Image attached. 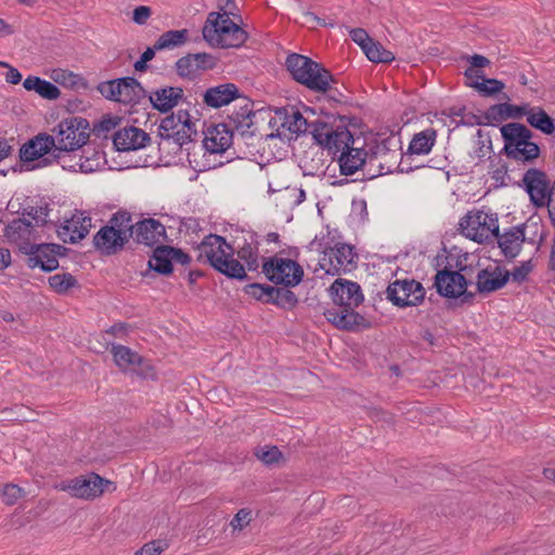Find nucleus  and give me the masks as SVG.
<instances>
[{"label": "nucleus", "mask_w": 555, "mask_h": 555, "mask_svg": "<svg viewBox=\"0 0 555 555\" xmlns=\"http://www.w3.org/2000/svg\"><path fill=\"white\" fill-rule=\"evenodd\" d=\"M335 307L324 311L325 319L339 330L351 331L363 324L364 318L354 309L363 301L364 296L358 283L337 279L330 287Z\"/></svg>", "instance_id": "obj_1"}, {"label": "nucleus", "mask_w": 555, "mask_h": 555, "mask_svg": "<svg viewBox=\"0 0 555 555\" xmlns=\"http://www.w3.org/2000/svg\"><path fill=\"white\" fill-rule=\"evenodd\" d=\"M196 250L199 262H207L217 271L232 279L243 280L246 278L244 266L233 258V248L222 236L217 234L205 236Z\"/></svg>", "instance_id": "obj_2"}, {"label": "nucleus", "mask_w": 555, "mask_h": 555, "mask_svg": "<svg viewBox=\"0 0 555 555\" xmlns=\"http://www.w3.org/2000/svg\"><path fill=\"white\" fill-rule=\"evenodd\" d=\"M197 134L195 120L186 109L166 116L158 126L159 149L178 154Z\"/></svg>", "instance_id": "obj_3"}, {"label": "nucleus", "mask_w": 555, "mask_h": 555, "mask_svg": "<svg viewBox=\"0 0 555 555\" xmlns=\"http://www.w3.org/2000/svg\"><path fill=\"white\" fill-rule=\"evenodd\" d=\"M367 152V175L372 178L392 172L401 157L399 140L390 135L377 134L365 143Z\"/></svg>", "instance_id": "obj_4"}, {"label": "nucleus", "mask_w": 555, "mask_h": 555, "mask_svg": "<svg viewBox=\"0 0 555 555\" xmlns=\"http://www.w3.org/2000/svg\"><path fill=\"white\" fill-rule=\"evenodd\" d=\"M203 37L211 47L228 49L243 46L247 33L230 15L211 12L203 27Z\"/></svg>", "instance_id": "obj_5"}, {"label": "nucleus", "mask_w": 555, "mask_h": 555, "mask_svg": "<svg viewBox=\"0 0 555 555\" xmlns=\"http://www.w3.org/2000/svg\"><path fill=\"white\" fill-rule=\"evenodd\" d=\"M285 65L297 82L312 91L325 93L334 81L326 68L308 56L293 53L287 56Z\"/></svg>", "instance_id": "obj_6"}, {"label": "nucleus", "mask_w": 555, "mask_h": 555, "mask_svg": "<svg viewBox=\"0 0 555 555\" xmlns=\"http://www.w3.org/2000/svg\"><path fill=\"white\" fill-rule=\"evenodd\" d=\"M506 155L518 162H530L540 154V147L532 141L533 133L525 125L509 122L500 129Z\"/></svg>", "instance_id": "obj_7"}, {"label": "nucleus", "mask_w": 555, "mask_h": 555, "mask_svg": "<svg viewBox=\"0 0 555 555\" xmlns=\"http://www.w3.org/2000/svg\"><path fill=\"white\" fill-rule=\"evenodd\" d=\"M89 124L81 117H69L60 121L52 130L55 149L72 152L83 146L89 139Z\"/></svg>", "instance_id": "obj_8"}, {"label": "nucleus", "mask_w": 555, "mask_h": 555, "mask_svg": "<svg viewBox=\"0 0 555 555\" xmlns=\"http://www.w3.org/2000/svg\"><path fill=\"white\" fill-rule=\"evenodd\" d=\"M463 234L477 243H485L499 234V220L495 214L485 210H470L460 221Z\"/></svg>", "instance_id": "obj_9"}, {"label": "nucleus", "mask_w": 555, "mask_h": 555, "mask_svg": "<svg viewBox=\"0 0 555 555\" xmlns=\"http://www.w3.org/2000/svg\"><path fill=\"white\" fill-rule=\"evenodd\" d=\"M262 272L269 281L285 287L297 286L304 279V269L297 261L279 256L264 260Z\"/></svg>", "instance_id": "obj_10"}, {"label": "nucleus", "mask_w": 555, "mask_h": 555, "mask_svg": "<svg viewBox=\"0 0 555 555\" xmlns=\"http://www.w3.org/2000/svg\"><path fill=\"white\" fill-rule=\"evenodd\" d=\"M112 482L95 473L62 480L54 485L57 491L67 492L70 496L81 500H94L101 496L104 488Z\"/></svg>", "instance_id": "obj_11"}, {"label": "nucleus", "mask_w": 555, "mask_h": 555, "mask_svg": "<svg viewBox=\"0 0 555 555\" xmlns=\"http://www.w3.org/2000/svg\"><path fill=\"white\" fill-rule=\"evenodd\" d=\"M311 134L313 140L322 147L333 154L346 150L350 143H358L346 127H334L333 125L315 120L312 122Z\"/></svg>", "instance_id": "obj_12"}, {"label": "nucleus", "mask_w": 555, "mask_h": 555, "mask_svg": "<svg viewBox=\"0 0 555 555\" xmlns=\"http://www.w3.org/2000/svg\"><path fill=\"white\" fill-rule=\"evenodd\" d=\"M98 89L104 98L124 104L138 103L144 93L142 86L133 77L104 81Z\"/></svg>", "instance_id": "obj_13"}, {"label": "nucleus", "mask_w": 555, "mask_h": 555, "mask_svg": "<svg viewBox=\"0 0 555 555\" xmlns=\"http://www.w3.org/2000/svg\"><path fill=\"white\" fill-rule=\"evenodd\" d=\"M356 256L357 255L352 246L338 243L323 253V256L319 260V264L327 274H340L354 268Z\"/></svg>", "instance_id": "obj_14"}, {"label": "nucleus", "mask_w": 555, "mask_h": 555, "mask_svg": "<svg viewBox=\"0 0 555 555\" xmlns=\"http://www.w3.org/2000/svg\"><path fill=\"white\" fill-rule=\"evenodd\" d=\"M424 296V287L415 280H397L387 288V298L400 307L416 306Z\"/></svg>", "instance_id": "obj_15"}, {"label": "nucleus", "mask_w": 555, "mask_h": 555, "mask_svg": "<svg viewBox=\"0 0 555 555\" xmlns=\"http://www.w3.org/2000/svg\"><path fill=\"white\" fill-rule=\"evenodd\" d=\"M4 235L24 253L31 250V246L35 245L34 242L36 241L35 227L25 215L12 220L5 227Z\"/></svg>", "instance_id": "obj_16"}, {"label": "nucleus", "mask_w": 555, "mask_h": 555, "mask_svg": "<svg viewBox=\"0 0 555 555\" xmlns=\"http://www.w3.org/2000/svg\"><path fill=\"white\" fill-rule=\"evenodd\" d=\"M522 182L534 206L544 207L551 195V188L545 173L537 169H529L525 173Z\"/></svg>", "instance_id": "obj_17"}, {"label": "nucleus", "mask_w": 555, "mask_h": 555, "mask_svg": "<svg viewBox=\"0 0 555 555\" xmlns=\"http://www.w3.org/2000/svg\"><path fill=\"white\" fill-rule=\"evenodd\" d=\"M60 245L54 244H35L31 250L25 254L29 256L28 266L30 268H40L43 271H53L59 267L57 254Z\"/></svg>", "instance_id": "obj_18"}, {"label": "nucleus", "mask_w": 555, "mask_h": 555, "mask_svg": "<svg viewBox=\"0 0 555 555\" xmlns=\"http://www.w3.org/2000/svg\"><path fill=\"white\" fill-rule=\"evenodd\" d=\"M92 228V219L85 211H76L59 230L64 242L77 243L85 238Z\"/></svg>", "instance_id": "obj_19"}, {"label": "nucleus", "mask_w": 555, "mask_h": 555, "mask_svg": "<svg viewBox=\"0 0 555 555\" xmlns=\"http://www.w3.org/2000/svg\"><path fill=\"white\" fill-rule=\"evenodd\" d=\"M509 279V271L493 263L481 269L477 273V291L479 293H492L502 288Z\"/></svg>", "instance_id": "obj_20"}, {"label": "nucleus", "mask_w": 555, "mask_h": 555, "mask_svg": "<svg viewBox=\"0 0 555 555\" xmlns=\"http://www.w3.org/2000/svg\"><path fill=\"white\" fill-rule=\"evenodd\" d=\"M216 61L208 53L188 54L176 63L177 74L180 77L193 78L202 72L214 68Z\"/></svg>", "instance_id": "obj_21"}, {"label": "nucleus", "mask_w": 555, "mask_h": 555, "mask_svg": "<svg viewBox=\"0 0 555 555\" xmlns=\"http://www.w3.org/2000/svg\"><path fill=\"white\" fill-rule=\"evenodd\" d=\"M435 286L440 295L457 298L465 294L467 281L462 273L446 269L437 273Z\"/></svg>", "instance_id": "obj_22"}, {"label": "nucleus", "mask_w": 555, "mask_h": 555, "mask_svg": "<svg viewBox=\"0 0 555 555\" xmlns=\"http://www.w3.org/2000/svg\"><path fill=\"white\" fill-rule=\"evenodd\" d=\"M149 141L150 137L144 130L132 126L119 129L113 137V143L120 152L143 149Z\"/></svg>", "instance_id": "obj_23"}, {"label": "nucleus", "mask_w": 555, "mask_h": 555, "mask_svg": "<svg viewBox=\"0 0 555 555\" xmlns=\"http://www.w3.org/2000/svg\"><path fill=\"white\" fill-rule=\"evenodd\" d=\"M132 236L139 244L154 246L166 238V228L156 219H144L134 224Z\"/></svg>", "instance_id": "obj_24"}, {"label": "nucleus", "mask_w": 555, "mask_h": 555, "mask_svg": "<svg viewBox=\"0 0 555 555\" xmlns=\"http://www.w3.org/2000/svg\"><path fill=\"white\" fill-rule=\"evenodd\" d=\"M350 143L340 152L338 163L341 175L351 176L360 169L367 171V152L363 147Z\"/></svg>", "instance_id": "obj_25"}, {"label": "nucleus", "mask_w": 555, "mask_h": 555, "mask_svg": "<svg viewBox=\"0 0 555 555\" xmlns=\"http://www.w3.org/2000/svg\"><path fill=\"white\" fill-rule=\"evenodd\" d=\"M233 134L224 124L209 127L203 140L204 149L212 154L223 153L232 144Z\"/></svg>", "instance_id": "obj_26"}, {"label": "nucleus", "mask_w": 555, "mask_h": 555, "mask_svg": "<svg viewBox=\"0 0 555 555\" xmlns=\"http://www.w3.org/2000/svg\"><path fill=\"white\" fill-rule=\"evenodd\" d=\"M120 233L113 230L112 227H102L93 236V244L98 250L104 255H114L128 243Z\"/></svg>", "instance_id": "obj_27"}, {"label": "nucleus", "mask_w": 555, "mask_h": 555, "mask_svg": "<svg viewBox=\"0 0 555 555\" xmlns=\"http://www.w3.org/2000/svg\"><path fill=\"white\" fill-rule=\"evenodd\" d=\"M182 98L183 89L180 87L158 88L149 95L153 107L162 113H167L177 106Z\"/></svg>", "instance_id": "obj_28"}, {"label": "nucleus", "mask_w": 555, "mask_h": 555, "mask_svg": "<svg viewBox=\"0 0 555 555\" xmlns=\"http://www.w3.org/2000/svg\"><path fill=\"white\" fill-rule=\"evenodd\" d=\"M53 147H55L53 134H39L22 147L21 156L27 162L35 160L49 153Z\"/></svg>", "instance_id": "obj_29"}, {"label": "nucleus", "mask_w": 555, "mask_h": 555, "mask_svg": "<svg viewBox=\"0 0 555 555\" xmlns=\"http://www.w3.org/2000/svg\"><path fill=\"white\" fill-rule=\"evenodd\" d=\"M238 96V89L233 83H224L209 88L204 94V101L208 106L221 107Z\"/></svg>", "instance_id": "obj_30"}, {"label": "nucleus", "mask_w": 555, "mask_h": 555, "mask_svg": "<svg viewBox=\"0 0 555 555\" xmlns=\"http://www.w3.org/2000/svg\"><path fill=\"white\" fill-rule=\"evenodd\" d=\"M499 246L506 257L514 258L520 251L521 245L525 241L524 230L520 228H512L503 235L499 236Z\"/></svg>", "instance_id": "obj_31"}, {"label": "nucleus", "mask_w": 555, "mask_h": 555, "mask_svg": "<svg viewBox=\"0 0 555 555\" xmlns=\"http://www.w3.org/2000/svg\"><path fill=\"white\" fill-rule=\"evenodd\" d=\"M23 87L27 91H35L47 100H56L61 94L60 89L55 85L37 76H28L23 81Z\"/></svg>", "instance_id": "obj_32"}, {"label": "nucleus", "mask_w": 555, "mask_h": 555, "mask_svg": "<svg viewBox=\"0 0 555 555\" xmlns=\"http://www.w3.org/2000/svg\"><path fill=\"white\" fill-rule=\"evenodd\" d=\"M312 122L313 121H309L297 108L291 107L289 109H285L281 126L288 132L298 135L305 133L309 127L312 128Z\"/></svg>", "instance_id": "obj_33"}, {"label": "nucleus", "mask_w": 555, "mask_h": 555, "mask_svg": "<svg viewBox=\"0 0 555 555\" xmlns=\"http://www.w3.org/2000/svg\"><path fill=\"white\" fill-rule=\"evenodd\" d=\"M111 352L115 364L120 370H127L131 366L140 365L142 358L139 353L122 345H112Z\"/></svg>", "instance_id": "obj_34"}, {"label": "nucleus", "mask_w": 555, "mask_h": 555, "mask_svg": "<svg viewBox=\"0 0 555 555\" xmlns=\"http://www.w3.org/2000/svg\"><path fill=\"white\" fill-rule=\"evenodd\" d=\"M527 122L544 134L555 132V122L547 113L540 106H532L527 117Z\"/></svg>", "instance_id": "obj_35"}, {"label": "nucleus", "mask_w": 555, "mask_h": 555, "mask_svg": "<svg viewBox=\"0 0 555 555\" xmlns=\"http://www.w3.org/2000/svg\"><path fill=\"white\" fill-rule=\"evenodd\" d=\"M149 268L160 274H169L172 271L169 246H158L149 260Z\"/></svg>", "instance_id": "obj_36"}, {"label": "nucleus", "mask_w": 555, "mask_h": 555, "mask_svg": "<svg viewBox=\"0 0 555 555\" xmlns=\"http://www.w3.org/2000/svg\"><path fill=\"white\" fill-rule=\"evenodd\" d=\"M186 29L168 30L162 34L155 42V49L172 50L183 46L188 40Z\"/></svg>", "instance_id": "obj_37"}, {"label": "nucleus", "mask_w": 555, "mask_h": 555, "mask_svg": "<svg viewBox=\"0 0 555 555\" xmlns=\"http://www.w3.org/2000/svg\"><path fill=\"white\" fill-rule=\"evenodd\" d=\"M531 107L532 106L529 103H524L520 105L509 104V103H501V104L491 106L489 113L492 115H499L503 118H513V119H518L521 117L527 118Z\"/></svg>", "instance_id": "obj_38"}, {"label": "nucleus", "mask_w": 555, "mask_h": 555, "mask_svg": "<svg viewBox=\"0 0 555 555\" xmlns=\"http://www.w3.org/2000/svg\"><path fill=\"white\" fill-rule=\"evenodd\" d=\"M436 141V131L434 129H426L416 133L410 145L409 150L412 154L424 155L428 154Z\"/></svg>", "instance_id": "obj_39"}, {"label": "nucleus", "mask_w": 555, "mask_h": 555, "mask_svg": "<svg viewBox=\"0 0 555 555\" xmlns=\"http://www.w3.org/2000/svg\"><path fill=\"white\" fill-rule=\"evenodd\" d=\"M105 227H112L113 230L120 233L124 238L128 240L132 237L134 231L131 214L126 210H119L114 214Z\"/></svg>", "instance_id": "obj_40"}, {"label": "nucleus", "mask_w": 555, "mask_h": 555, "mask_svg": "<svg viewBox=\"0 0 555 555\" xmlns=\"http://www.w3.org/2000/svg\"><path fill=\"white\" fill-rule=\"evenodd\" d=\"M362 51L374 63H390L395 60V54L391 51L386 50L379 42L373 39Z\"/></svg>", "instance_id": "obj_41"}, {"label": "nucleus", "mask_w": 555, "mask_h": 555, "mask_svg": "<svg viewBox=\"0 0 555 555\" xmlns=\"http://www.w3.org/2000/svg\"><path fill=\"white\" fill-rule=\"evenodd\" d=\"M237 256L246 263V268L255 271L259 267V248L258 243H244L238 247Z\"/></svg>", "instance_id": "obj_42"}, {"label": "nucleus", "mask_w": 555, "mask_h": 555, "mask_svg": "<svg viewBox=\"0 0 555 555\" xmlns=\"http://www.w3.org/2000/svg\"><path fill=\"white\" fill-rule=\"evenodd\" d=\"M102 165V154L92 151L90 155L80 156L79 159L70 166L75 171L90 173L96 171Z\"/></svg>", "instance_id": "obj_43"}, {"label": "nucleus", "mask_w": 555, "mask_h": 555, "mask_svg": "<svg viewBox=\"0 0 555 555\" xmlns=\"http://www.w3.org/2000/svg\"><path fill=\"white\" fill-rule=\"evenodd\" d=\"M255 455L266 465H273L285 462L283 453L275 446L260 447L255 451Z\"/></svg>", "instance_id": "obj_44"}, {"label": "nucleus", "mask_w": 555, "mask_h": 555, "mask_svg": "<svg viewBox=\"0 0 555 555\" xmlns=\"http://www.w3.org/2000/svg\"><path fill=\"white\" fill-rule=\"evenodd\" d=\"M49 285L54 292L64 294L75 287L77 281L70 273H57L49 278Z\"/></svg>", "instance_id": "obj_45"}, {"label": "nucleus", "mask_w": 555, "mask_h": 555, "mask_svg": "<svg viewBox=\"0 0 555 555\" xmlns=\"http://www.w3.org/2000/svg\"><path fill=\"white\" fill-rule=\"evenodd\" d=\"M298 299L294 292L287 288H275L273 287L271 301L274 305L284 308L292 309L296 306Z\"/></svg>", "instance_id": "obj_46"}, {"label": "nucleus", "mask_w": 555, "mask_h": 555, "mask_svg": "<svg viewBox=\"0 0 555 555\" xmlns=\"http://www.w3.org/2000/svg\"><path fill=\"white\" fill-rule=\"evenodd\" d=\"M504 83L498 79L489 78L482 81L474 80L473 88L483 95H493L504 89Z\"/></svg>", "instance_id": "obj_47"}, {"label": "nucleus", "mask_w": 555, "mask_h": 555, "mask_svg": "<svg viewBox=\"0 0 555 555\" xmlns=\"http://www.w3.org/2000/svg\"><path fill=\"white\" fill-rule=\"evenodd\" d=\"M273 286L262 284H249L245 287V293L257 300L270 302L272 297Z\"/></svg>", "instance_id": "obj_48"}, {"label": "nucleus", "mask_w": 555, "mask_h": 555, "mask_svg": "<svg viewBox=\"0 0 555 555\" xmlns=\"http://www.w3.org/2000/svg\"><path fill=\"white\" fill-rule=\"evenodd\" d=\"M24 495V489L14 483H7L2 489L3 502L7 505H14Z\"/></svg>", "instance_id": "obj_49"}, {"label": "nucleus", "mask_w": 555, "mask_h": 555, "mask_svg": "<svg viewBox=\"0 0 555 555\" xmlns=\"http://www.w3.org/2000/svg\"><path fill=\"white\" fill-rule=\"evenodd\" d=\"M24 215L27 219H29L33 222L34 227L36 228L47 222L49 216V208L47 206L31 207Z\"/></svg>", "instance_id": "obj_50"}, {"label": "nucleus", "mask_w": 555, "mask_h": 555, "mask_svg": "<svg viewBox=\"0 0 555 555\" xmlns=\"http://www.w3.org/2000/svg\"><path fill=\"white\" fill-rule=\"evenodd\" d=\"M251 521V511L248 508H241L230 522L234 531H242Z\"/></svg>", "instance_id": "obj_51"}, {"label": "nucleus", "mask_w": 555, "mask_h": 555, "mask_svg": "<svg viewBox=\"0 0 555 555\" xmlns=\"http://www.w3.org/2000/svg\"><path fill=\"white\" fill-rule=\"evenodd\" d=\"M531 270L532 264L530 261L522 262L519 267L514 268L513 271L509 272V278L515 282L521 283L527 279Z\"/></svg>", "instance_id": "obj_52"}, {"label": "nucleus", "mask_w": 555, "mask_h": 555, "mask_svg": "<svg viewBox=\"0 0 555 555\" xmlns=\"http://www.w3.org/2000/svg\"><path fill=\"white\" fill-rule=\"evenodd\" d=\"M350 37L351 39L360 46V48L363 50L367 43L372 40V38L369 36V34L363 28H353L350 30Z\"/></svg>", "instance_id": "obj_53"}, {"label": "nucleus", "mask_w": 555, "mask_h": 555, "mask_svg": "<svg viewBox=\"0 0 555 555\" xmlns=\"http://www.w3.org/2000/svg\"><path fill=\"white\" fill-rule=\"evenodd\" d=\"M163 551L160 543L153 541L144 544L134 555H160Z\"/></svg>", "instance_id": "obj_54"}, {"label": "nucleus", "mask_w": 555, "mask_h": 555, "mask_svg": "<svg viewBox=\"0 0 555 555\" xmlns=\"http://www.w3.org/2000/svg\"><path fill=\"white\" fill-rule=\"evenodd\" d=\"M150 16L151 9L145 5H140L134 9L132 20L134 23L139 25H143L146 23Z\"/></svg>", "instance_id": "obj_55"}, {"label": "nucleus", "mask_w": 555, "mask_h": 555, "mask_svg": "<svg viewBox=\"0 0 555 555\" xmlns=\"http://www.w3.org/2000/svg\"><path fill=\"white\" fill-rule=\"evenodd\" d=\"M169 250H170L171 263L173 261L178 262L180 264H188V263H190L191 257L186 253H184L183 250H181L179 248H173V247H170V246H169Z\"/></svg>", "instance_id": "obj_56"}, {"label": "nucleus", "mask_w": 555, "mask_h": 555, "mask_svg": "<svg viewBox=\"0 0 555 555\" xmlns=\"http://www.w3.org/2000/svg\"><path fill=\"white\" fill-rule=\"evenodd\" d=\"M468 62L470 64V68L480 69L488 66L490 64V61L480 54H474L468 57Z\"/></svg>", "instance_id": "obj_57"}, {"label": "nucleus", "mask_w": 555, "mask_h": 555, "mask_svg": "<svg viewBox=\"0 0 555 555\" xmlns=\"http://www.w3.org/2000/svg\"><path fill=\"white\" fill-rule=\"evenodd\" d=\"M465 77L467 79V85L473 88L474 80L482 81L485 79V75L480 69L468 67L465 70Z\"/></svg>", "instance_id": "obj_58"}, {"label": "nucleus", "mask_w": 555, "mask_h": 555, "mask_svg": "<svg viewBox=\"0 0 555 555\" xmlns=\"http://www.w3.org/2000/svg\"><path fill=\"white\" fill-rule=\"evenodd\" d=\"M4 68H8L5 80L9 83L17 85L22 80V74L18 72L17 68L11 66L8 63V66H3Z\"/></svg>", "instance_id": "obj_59"}, {"label": "nucleus", "mask_w": 555, "mask_h": 555, "mask_svg": "<svg viewBox=\"0 0 555 555\" xmlns=\"http://www.w3.org/2000/svg\"><path fill=\"white\" fill-rule=\"evenodd\" d=\"M219 9L221 14L234 15L236 7L234 0H219Z\"/></svg>", "instance_id": "obj_60"}, {"label": "nucleus", "mask_w": 555, "mask_h": 555, "mask_svg": "<svg viewBox=\"0 0 555 555\" xmlns=\"http://www.w3.org/2000/svg\"><path fill=\"white\" fill-rule=\"evenodd\" d=\"M545 206H547L550 218L555 225V182L551 188L550 199H547V204Z\"/></svg>", "instance_id": "obj_61"}, {"label": "nucleus", "mask_w": 555, "mask_h": 555, "mask_svg": "<svg viewBox=\"0 0 555 555\" xmlns=\"http://www.w3.org/2000/svg\"><path fill=\"white\" fill-rule=\"evenodd\" d=\"M116 126H117V120L115 118H104L100 121L99 129L101 131L108 132V131L115 129Z\"/></svg>", "instance_id": "obj_62"}, {"label": "nucleus", "mask_w": 555, "mask_h": 555, "mask_svg": "<svg viewBox=\"0 0 555 555\" xmlns=\"http://www.w3.org/2000/svg\"><path fill=\"white\" fill-rule=\"evenodd\" d=\"M11 263V254L5 248H0V270L5 269Z\"/></svg>", "instance_id": "obj_63"}, {"label": "nucleus", "mask_w": 555, "mask_h": 555, "mask_svg": "<svg viewBox=\"0 0 555 555\" xmlns=\"http://www.w3.org/2000/svg\"><path fill=\"white\" fill-rule=\"evenodd\" d=\"M107 332L117 337H122L126 333V325L122 323L115 324Z\"/></svg>", "instance_id": "obj_64"}]
</instances>
